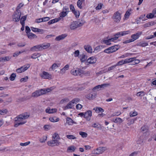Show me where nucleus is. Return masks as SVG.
<instances>
[{
	"label": "nucleus",
	"mask_w": 156,
	"mask_h": 156,
	"mask_svg": "<svg viewBox=\"0 0 156 156\" xmlns=\"http://www.w3.org/2000/svg\"><path fill=\"white\" fill-rule=\"evenodd\" d=\"M107 149L105 147H99L97 148L96 150V154H99L102 153Z\"/></svg>",
	"instance_id": "obj_14"
},
{
	"label": "nucleus",
	"mask_w": 156,
	"mask_h": 156,
	"mask_svg": "<svg viewBox=\"0 0 156 156\" xmlns=\"http://www.w3.org/2000/svg\"><path fill=\"white\" fill-rule=\"evenodd\" d=\"M85 0H78L77 1V6L80 9H82V6H81L83 2Z\"/></svg>",
	"instance_id": "obj_30"
},
{
	"label": "nucleus",
	"mask_w": 156,
	"mask_h": 156,
	"mask_svg": "<svg viewBox=\"0 0 156 156\" xmlns=\"http://www.w3.org/2000/svg\"><path fill=\"white\" fill-rule=\"evenodd\" d=\"M50 43H47L46 44H41V46L42 50L44 49H46V48H48L50 46Z\"/></svg>",
	"instance_id": "obj_29"
},
{
	"label": "nucleus",
	"mask_w": 156,
	"mask_h": 156,
	"mask_svg": "<svg viewBox=\"0 0 156 156\" xmlns=\"http://www.w3.org/2000/svg\"><path fill=\"white\" fill-rule=\"evenodd\" d=\"M30 29L28 26H26L25 27V32L27 34V35L29 33H30Z\"/></svg>",
	"instance_id": "obj_54"
},
{
	"label": "nucleus",
	"mask_w": 156,
	"mask_h": 156,
	"mask_svg": "<svg viewBox=\"0 0 156 156\" xmlns=\"http://www.w3.org/2000/svg\"><path fill=\"white\" fill-rule=\"evenodd\" d=\"M142 33L141 32H137L135 34H133L131 36L132 38L131 40L132 41H134L138 39L141 35Z\"/></svg>",
	"instance_id": "obj_13"
},
{
	"label": "nucleus",
	"mask_w": 156,
	"mask_h": 156,
	"mask_svg": "<svg viewBox=\"0 0 156 156\" xmlns=\"http://www.w3.org/2000/svg\"><path fill=\"white\" fill-rule=\"evenodd\" d=\"M154 17H156V16H154V15L152 13H149L146 16V17L148 18H152Z\"/></svg>",
	"instance_id": "obj_50"
},
{
	"label": "nucleus",
	"mask_w": 156,
	"mask_h": 156,
	"mask_svg": "<svg viewBox=\"0 0 156 156\" xmlns=\"http://www.w3.org/2000/svg\"><path fill=\"white\" fill-rule=\"evenodd\" d=\"M148 127L146 126H144L141 128V131L144 133L148 132Z\"/></svg>",
	"instance_id": "obj_22"
},
{
	"label": "nucleus",
	"mask_w": 156,
	"mask_h": 156,
	"mask_svg": "<svg viewBox=\"0 0 156 156\" xmlns=\"http://www.w3.org/2000/svg\"><path fill=\"white\" fill-rule=\"evenodd\" d=\"M94 110H95L96 112L97 113H99L100 112H104V110L102 108L100 107H96V108H94Z\"/></svg>",
	"instance_id": "obj_27"
},
{
	"label": "nucleus",
	"mask_w": 156,
	"mask_h": 156,
	"mask_svg": "<svg viewBox=\"0 0 156 156\" xmlns=\"http://www.w3.org/2000/svg\"><path fill=\"white\" fill-rule=\"evenodd\" d=\"M96 95L97 94L96 93L92 92L87 94L86 96V98L88 99L92 100L94 99L96 97Z\"/></svg>",
	"instance_id": "obj_15"
},
{
	"label": "nucleus",
	"mask_w": 156,
	"mask_h": 156,
	"mask_svg": "<svg viewBox=\"0 0 156 156\" xmlns=\"http://www.w3.org/2000/svg\"><path fill=\"white\" fill-rule=\"evenodd\" d=\"M83 70L78 69L76 70H72L71 71V74L74 76L80 75L82 73Z\"/></svg>",
	"instance_id": "obj_8"
},
{
	"label": "nucleus",
	"mask_w": 156,
	"mask_h": 156,
	"mask_svg": "<svg viewBox=\"0 0 156 156\" xmlns=\"http://www.w3.org/2000/svg\"><path fill=\"white\" fill-rule=\"evenodd\" d=\"M124 61L123 60H122L120 61H119L118 62V63L116 64V66H120L124 64Z\"/></svg>",
	"instance_id": "obj_62"
},
{
	"label": "nucleus",
	"mask_w": 156,
	"mask_h": 156,
	"mask_svg": "<svg viewBox=\"0 0 156 156\" xmlns=\"http://www.w3.org/2000/svg\"><path fill=\"white\" fill-rule=\"evenodd\" d=\"M97 61L96 58L94 57H91L89 58L87 60V62L89 64H93L96 63Z\"/></svg>",
	"instance_id": "obj_16"
},
{
	"label": "nucleus",
	"mask_w": 156,
	"mask_h": 156,
	"mask_svg": "<svg viewBox=\"0 0 156 156\" xmlns=\"http://www.w3.org/2000/svg\"><path fill=\"white\" fill-rule=\"evenodd\" d=\"M7 112L6 109L0 110V114L2 115H4L6 114Z\"/></svg>",
	"instance_id": "obj_55"
},
{
	"label": "nucleus",
	"mask_w": 156,
	"mask_h": 156,
	"mask_svg": "<svg viewBox=\"0 0 156 156\" xmlns=\"http://www.w3.org/2000/svg\"><path fill=\"white\" fill-rule=\"evenodd\" d=\"M73 12L75 15L76 18L79 17L80 15V12L78 11L75 10Z\"/></svg>",
	"instance_id": "obj_53"
},
{
	"label": "nucleus",
	"mask_w": 156,
	"mask_h": 156,
	"mask_svg": "<svg viewBox=\"0 0 156 156\" xmlns=\"http://www.w3.org/2000/svg\"><path fill=\"white\" fill-rule=\"evenodd\" d=\"M92 111L90 110H88L84 113V118L88 121L90 119L91 117L92 116Z\"/></svg>",
	"instance_id": "obj_12"
},
{
	"label": "nucleus",
	"mask_w": 156,
	"mask_h": 156,
	"mask_svg": "<svg viewBox=\"0 0 156 156\" xmlns=\"http://www.w3.org/2000/svg\"><path fill=\"white\" fill-rule=\"evenodd\" d=\"M67 14L66 12L63 11L59 14L60 17L58 18L59 21L61 20L62 18L65 17Z\"/></svg>",
	"instance_id": "obj_18"
},
{
	"label": "nucleus",
	"mask_w": 156,
	"mask_h": 156,
	"mask_svg": "<svg viewBox=\"0 0 156 156\" xmlns=\"http://www.w3.org/2000/svg\"><path fill=\"white\" fill-rule=\"evenodd\" d=\"M72 104L73 103L71 102V101H70L65 107V109L72 108L73 106V105Z\"/></svg>",
	"instance_id": "obj_32"
},
{
	"label": "nucleus",
	"mask_w": 156,
	"mask_h": 156,
	"mask_svg": "<svg viewBox=\"0 0 156 156\" xmlns=\"http://www.w3.org/2000/svg\"><path fill=\"white\" fill-rule=\"evenodd\" d=\"M137 115V113L136 112H134L132 113L131 112L129 113L130 116L131 117H133L136 115Z\"/></svg>",
	"instance_id": "obj_56"
},
{
	"label": "nucleus",
	"mask_w": 156,
	"mask_h": 156,
	"mask_svg": "<svg viewBox=\"0 0 156 156\" xmlns=\"http://www.w3.org/2000/svg\"><path fill=\"white\" fill-rule=\"evenodd\" d=\"M82 72V73H81V74H83L86 76H89L90 75V73L88 71L85 72L83 70Z\"/></svg>",
	"instance_id": "obj_60"
},
{
	"label": "nucleus",
	"mask_w": 156,
	"mask_h": 156,
	"mask_svg": "<svg viewBox=\"0 0 156 156\" xmlns=\"http://www.w3.org/2000/svg\"><path fill=\"white\" fill-rule=\"evenodd\" d=\"M59 21L58 20L57 18H55L52 20H50L48 22V24L49 25H51L52 23H54L55 22H58Z\"/></svg>",
	"instance_id": "obj_37"
},
{
	"label": "nucleus",
	"mask_w": 156,
	"mask_h": 156,
	"mask_svg": "<svg viewBox=\"0 0 156 156\" xmlns=\"http://www.w3.org/2000/svg\"><path fill=\"white\" fill-rule=\"evenodd\" d=\"M67 36L66 34H62L56 37L55 40L57 41H59L61 40L64 39Z\"/></svg>",
	"instance_id": "obj_17"
},
{
	"label": "nucleus",
	"mask_w": 156,
	"mask_h": 156,
	"mask_svg": "<svg viewBox=\"0 0 156 156\" xmlns=\"http://www.w3.org/2000/svg\"><path fill=\"white\" fill-rule=\"evenodd\" d=\"M28 79V77L26 76L23 78H21L20 80V81L21 82H25L27 81Z\"/></svg>",
	"instance_id": "obj_59"
},
{
	"label": "nucleus",
	"mask_w": 156,
	"mask_h": 156,
	"mask_svg": "<svg viewBox=\"0 0 156 156\" xmlns=\"http://www.w3.org/2000/svg\"><path fill=\"white\" fill-rule=\"evenodd\" d=\"M57 110L55 108H52L50 109V108H48L46 109L45 112L46 113L49 114L55 112H56Z\"/></svg>",
	"instance_id": "obj_19"
},
{
	"label": "nucleus",
	"mask_w": 156,
	"mask_h": 156,
	"mask_svg": "<svg viewBox=\"0 0 156 156\" xmlns=\"http://www.w3.org/2000/svg\"><path fill=\"white\" fill-rule=\"evenodd\" d=\"M30 116L29 114L27 113H23L22 114L19 115L15 119V122L14 124V126L16 127L19 125H23L27 122L26 121L21 122V121L24 119H25L28 118Z\"/></svg>",
	"instance_id": "obj_1"
},
{
	"label": "nucleus",
	"mask_w": 156,
	"mask_h": 156,
	"mask_svg": "<svg viewBox=\"0 0 156 156\" xmlns=\"http://www.w3.org/2000/svg\"><path fill=\"white\" fill-rule=\"evenodd\" d=\"M85 49L88 53H91L92 49L91 47L89 45L84 46Z\"/></svg>",
	"instance_id": "obj_23"
},
{
	"label": "nucleus",
	"mask_w": 156,
	"mask_h": 156,
	"mask_svg": "<svg viewBox=\"0 0 156 156\" xmlns=\"http://www.w3.org/2000/svg\"><path fill=\"white\" fill-rule=\"evenodd\" d=\"M30 66V65L27 64L16 69V72L18 73L23 72L27 70Z\"/></svg>",
	"instance_id": "obj_5"
},
{
	"label": "nucleus",
	"mask_w": 156,
	"mask_h": 156,
	"mask_svg": "<svg viewBox=\"0 0 156 156\" xmlns=\"http://www.w3.org/2000/svg\"><path fill=\"white\" fill-rule=\"evenodd\" d=\"M132 10L131 9H129L126 12L124 16L126 18H128L130 15L131 14L130 13L131 11H132Z\"/></svg>",
	"instance_id": "obj_33"
},
{
	"label": "nucleus",
	"mask_w": 156,
	"mask_h": 156,
	"mask_svg": "<svg viewBox=\"0 0 156 156\" xmlns=\"http://www.w3.org/2000/svg\"><path fill=\"white\" fill-rule=\"evenodd\" d=\"M80 51L79 50H77L76 51L74 52V56L75 57H78L79 55Z\"/></svg>",
	"instance_id": "obj_64"
},
{
	"label": "nucleus",
	"mask_w": 156,
	"mask_h": 156,
	"mask_svg": "<svg viewBox=\"0 0 156 156\" xmlns=\"http://www.w3.org/2000/svg\"><path fill=\"white\" fill-rule=\"evenodd\" d=\"M112 18L114 22L118 23L121 19V14L118 11H117L114 13Z\"/></svg>",
	"instance_id": "obj_4"
},
{
	"label": "nucleus",
	"mask_w": 156,
	"mask_h": 156,
	"mask_svg": "<svg viewBox=\"0 0 156 156\" xmlns=\"http://www.w3.org/2000/svg\"><path fill=\"white\" fill-rule=\"evenodd\" d=\"M49 119L50 121L52 122H57L59 120V119L56 117H51L49 118Z\"/></svg>",
	"instance_id": "obj_31"
},
{
	"label": "nucleus",
	"mask_w": 156,
	"mask_h": 156,
	"mask_svg": "<svg viewBox=\"0 0 156 156\" xmlns=\"http://www.w3.org/2000/svg\"><path fill=\"white\" fill-rule=\"evenodd\" d=\"M46 90L45 89H41L40 90L41 95H42L47 93L46 91H45Z\"/></svg>",
	"instance_id": "obj_61"
},
{
	"label": "nucleus",
	"mask_w": 156,
	"mask_h": 156,
	"mask_svg": "<svg viewBox=\"0 0 156 156\" xmlns=\"http://www.w3.org/2000/svg\"><path fill=\"white\" fill-rule=\"evenodd\" d=\"M66 122L69 125H72L73 123V120L70 118L68 117L66 119Z\"/></svg>",
	"instance_id": "obj_34"
},
{
	"label": "nucleus",
	"mask_w": 156,
	"mask_h": 156,
	"mask_svg": "<svg viewBox=\"0 0 156 156\" xmlns=\"http://www.w3.org/2000/svg\"><path fill=\"white\" fill-rule=\"evenodd\" d=\"M79 134L83 138L86 137L87 136V134L86 133L83 132H80Z\"/></svg>",
	"instance_id": "obj_45"
},
{
	"label": "nucleus",
	"mask_w": 156,
	"mask_h": 156,
	"mask_svg": "<svg viewBox=\"0 0 156 156\" xmlns=\"http://www.w3.org/2000/svg\"><path fill=\"white\" fill-rule=\"evenodd\" d=\"M47 139V137L46 136H43L41 138H40L39 140V141L41 143L45 142Z\"/></svg>",
	"instance_id": "obj_44"
},
{
	"label": "nucleus",
	"mask_w": 156,
	"mask_h": 156,
	"mask_svg": "<svg viewBox=\"0 0 156 156\" xmlns=\"http://www.w3.org/2000/svg\"><path fill=\"white\" fill-rule=\"evenodd\" d=\"M148 45V44L147 43H143L142 42H140L137 45H139L141 47H144L147 46Z\"/></svg>",
	"instance_id": "obj_46"
},
{
	"label": "nucleus",
	"mask_w": 156,
	"mask_h": 156,
	"mask_svg": "<svg viewBox=\"0 0 156 156\" xmlns=\"http://www.w3.org/2000/svg\"><path fill=\"white\" fill-rule=\"evenodd\" d=\"M103 4L102 3H99L98 5L96 7V10H99L101 9L102 5Z\"/></svg>",
	"instance_id": "obj_58"
},
{
	"label": "nucleus",
	"mask_w": 156,
	"mask_h": 156,
	"mask_svg": "<svg viewBox=\"0 0 156 156\" xmlns=\"http://www.w3.org/2000/svg\"><path fill=\"white\" fill-rule=\"evenodd\" d=\"M145 94V93L144 91H140L138 92L136 95L138 97L144 96Z\"/></svg>",
	"instance_id": "obj_51"
},
{
	"label": "nucleus",
	"mask_w": 156,
	"mask_h": 156,
	"mask_svg": "<svg viewBox=\"0 0 156 156\" xmlns=\"http://www.w3.org/2000/svg\"><path fill=\"white\" fill-rule=\"evenodd\" d=\"M27 36L28 38L30 39L36 38L37 37L35 34L32 33H29L28 34H27Z\"/></svg>",
	"instance_id": "obj_20"
},
{
	"label": "nucleus",
	"mask_w": 156,
	"mask_h": 156,
	"mask_svg": "<svg viewBox=\"0 0 156 156\" xmlns=\"http://www.w3.org/2000/svg\"><path fill=\"white\" fill-rule=\"evenodd\" d=\"M40 76L41 78L44 79H51V75L49 73L44 71H43L42 73L40 74Z\"/></svg>",
	"instance_id": "obj_6"
},
{
	"label": "nucleus",
	"mask_w": 156,
	"mask_h": 156,
	"mask_svg": "<svg viewBox=\"0 0 156 156\" xmlns=\"http://www.w3.org/2000/svg\"><path fill=\"white\" fill-rule=\"evenodd\" d=\"M16 74L15 73H12L11 74V75L9 79L11 81H13L14 80L15 78L16 77Z\"/></svg>",
	"instance_id": "obj_47"
},
{
	"label": "nucleus",
	"mask_w": 156,
	"mask_h": 156,
	"mask_svg": "<svg viewBox=\"0 0 156 156\" xmlns=\"http://www.w3.org/2000/svg\"><path fill=\"white\" fill-rule=\"evenodd\" d=\"M67 138L69 139H75L76 138L74 136L71 135H69L66 136Z\"/></svg>",
	"instance_id": "obj_48"
},
{
	"label": "nucleus",
	"mask_w": 156,
	"mask_h": 156,
	"mask_svg": "<svg viewBox=\"0 0 156 156\" xmlns=\"http://www.w3.org/2000/svg\"><path fill=\"white\" fill-rule=\"evenodd\" d=\"M10 58L9 57H1L0 58V61L2 62L3 61H7L9 60Z\"/></svg>",
	"instance_id": "obj_40"
},
{
	"label": "nucleus",
	"mask_w": 156,
	"mask_h": 156,
	"mask_svg": "<svg viewBox=\"0 0 156 156\" xmlns=\"http://www.w3.org/2000/svg\"><path fill=\"white\" fill-rule=\"evenodd\" d=\"M21 12L19 10H16L13 16V20L16 22H18L20 19Z\"/></svg>",
	"instance_id": "obj_3"
},
{
	"label": "nucleus",
	"mask_w": 156,
	"mask_h": 156,
	"mask_svg": "<svg viewBox=\"0 0 156 156\" xmlns=\"http://www.w3.org/2000/svg\"><path fill=\"white\" fill-rule=\"evenodd\" d=\"M60 139L58 134L57 133H55L52 136V139L53 140L58 141Z\"/></svg>",
	"instance_id": "obj_24"
},
{
	"label": "nucleus",
	"mask_w": 156,
	"mask_h": 156,
	"mask_svg": "<svg viewBox=\"0 0 156 156\" xmlns=\"http://www.w3.org/2000/svg\"><path fill=\"white\" fill-rule=\"evenodd\" d=\"M121 114V113L119 112H118L113 113L112 115V116H118Z\"/></svg>",
	"instance_id": "obj_63"
},
{
	"label": "nucleus",
	"mask_w": 156,
	"mask_h": 156,
	"mask_svg": "<svg viewBox=\"0 0 156 156\" xmlns=\"http://www.w3.org/2000/svg\"><path fill=\"white\" fill-rule=\"evenodd\" d=\"M30 141H28L24 143H21L20 144V145L21 146H26L30 144Z\"/></svg>",
	"instance_id": "obj_57"
},
{
	"label": "nucleus",
	"mask_w": 156,
	"mask_h": 156,
	"mask_svg": "<svg viewBox=\"0 0 156 156\" xmlns=\"http://www.w3.org/2000/svg\"><path fill=\"white\" fill-rule=\"evenodd\" d=\"M75 150V147L74 146H72L71 147H69L67 150V152H73Z\"/></svg>",
	"instance_id": "obj_39"
},
{
	"label": "nucleus",
	"mask_w": 156,
	"mask_h": 156,
	"mask_svg": "<svg viewBox=\"0 0 156 156\" xmlns=\"http://www.w3.org/2000/svg\"><path fill=\"white\" fill-rule=\"evenodd\" d=\"M41 95L40 90H36L32 94V96L33 97H37Z\"/></svg>",
	"instance_id": "obj_21"
},
{
	"label": "nucleus",
	"mask_w": 156,
	"mask_h": 156,
	"mask_svg": "<svg viewBox=\"0 0 156 156\" xmlns=\"http://www.w3.org/2000/svg\"><path fill=\"white\" fill-rule=\"evenodd\" d=\"M130 32L129 30L126 31H121L120 32L117 33L114 35L115 37H118V38L121 36H123L125 35L128 34Z\"/></svg>",
	"instance_id": "obj_10"
},
{
	"label": "nucleus",
	"mask_w": 156,
	"mask_h": 156,
	"mask_svg": "<svg viewBox=\"0 0 156 156\" xmlns=\"http://www.w3.org/2000/svg\"><path fill=\"white\" fill-rule=\"evenodd\" d=\"M41 55L40 53H34L32 54L31 58L33 59H36L40 57Z\"/></svg>",
	"instance_id": "obj_35"
},
{
	"label": "nucleus",
	"mask_w": 156,
	"mask_h": 156,
	"mask_svg": "<svg viewBox=\"0 0 156 156\" xmlns=\"http://www.w3.org/2000/svg\"><path fill=\"white\" fill-rule=\"evenodd\" d=\"M60 64H58L56 63H54L51 66L50 69H51L52 70H54L56 68H58L60 66Z\"/></svg>",
	"instance_id": "obj_26"
},
{
	"label": "nucleus",
	"mask_w": 156,
	"mask_h": 156,
	"mask_svg": "<svg viewBox=\"0 0 156 156\" xmlns=\"http://www.w3.org/2000/svg\"><path fill=\"white\" fill-rule=\"evenodd\" d=\"M106 72V71L105 69L103 70H101V71H100L99 72L96 73V76H98L99 75H101V74H103V73Z\"/></svg>",
	"instance_id": "obj_52"
},
{
	"label": "nucleus",
	"mask_w": 156,
	"mask_h": 156,
	"mask_svg": "<svg viewBox=\"0 0 156 156\" xmlns=\"http://www.w3.org/2000/svg\"><path fill=\"white\" fill-rule=\"evenodd\" d=\"M80 101V99L79 98H76L73 99L71 101V102H72L73 104H76L77 103L79 102Z\"/></svg>",
	"instance_id": "obj_41"
},
{
	"label": "nucleus",
	"mask_w": 156,
	"mask_h": 156,
	"mask_svg": "<svg viewBox=\"0 0 156 156\" xmlns=\"http://www.w3.org/2000/svg\"><path fill=\"white\" fill-rule=\"evenodd\" d=\"M60 142L59 141L57 140H51L48 142V145L50 146L53 147L55 146H58Z\"/></svg>",
	"instance_id": "obj_9"
},
{
	"label": "nucleus",
	"mask_w": 156,
	"mask_h": 156,
	"mask_svg": "<svg viewBox=\"0 0 156 156\" xmlns=\"http://www.w3.org/2000/svg\"><path fill=\"white\" fill-rule=\"evenodd\" d=\"M110 85L109 83H105L101 85V87L102 89H103L105 87L109 86Z\"/></svg>",
	"instance_id": "obj_49"
},
{
	"label": "nucleus",
	"mask_w": 156,
	"mask_h": 156,
	"mask_svg": "<svg viewBox=\"0 0 156 156\" xmlns=\"http://www.w3.org/2000/svg\"><path fill=\"white\" fill-rule=\"evenodd\" d=\"M85 22L81 20L73 22L70 25V28L71 30H74L76 28L83 26Z\"/></svg>",
	"instance_id": "obj_2"
},
{
	"label": "nucleus",
	"mask_w": 156,
	"mask_h": 156,
	"mask_svg": "<svg viewBox=\"0 0 156 156\" xmlns=\"http://www.w3.org/2000/svg\"><path fill=\"white\" fill-rule=\"evenodd\" d=\"M118 38V37H115V36H114V37L108 39V40H105V39H103L102 40V43H103L106 44L108 45H110L111 44V43H110L111 41H113L114 40H117Z\"/></svg>",
	"instance_id": "obj_7"
},
{
	"label": "nucleus",
	"mask_w": 156,
	"mask_h": 156,
	"mask_svg": "<svg viewBox=\"0 0 156 156\" xmlns=\"http://www.w3.org/2000/svg\"><path fill=\"white\" fill-rule=\"evenodd\" d=\"M87 57L85 55L83 54L82 55V58L80 59V61L82 62H84L87 59Z\"/></svg>",
	"instance_id": "obj_43"
},
{
	"label": "nucleus",
	"mask_w": 156,
	"mask_h": 156,
	"mask_svg": "<svg viewBox=\"0 0 156 156\" xmlns=\"http://www.w3.org/2000/svg\"><path fill=\"white\" fill-rule=\"evenodd\" d=\"M92 126L94 128H97L99 129H101L102 128L101 126L98 123H94Z\"/></svg>",
	"instance_id": "obj_25"
},
{
	"label": "nucleus",
	"mask_w": 156,
	"mask_h": 156,
	"mask_svg": "<svg viewBox=\"0 0 156 156\" xmlns=\"http://www.w3.org/2000/svg\"><path fill=\"white\" fill-rule=\"evenodd\" d=\"M27 16L26 15L22 17L20 19V23L21 24H25V21L27 19Z\"/></svg>",
	"instance_id": "obj_36"
},
{
	"label": "nucleus",
	"mask_w": 156,
	"mask_h": 156,
	"mask_svg": "<svg viewBox=\"0 0 156 156\" xmlns=\"http://www.w3.org/2000/svg\"><path fill=\"white\" fill-rule=\"evenodd\" d=\"M119 48V47H118V45H114L112 46V49L111 51H112V53L114 52L117 50H118Z\"/></svg>",
	"instance_id": "obj_42"
},
{
	"label": "nucleus",
	"mask_w": 156,
	"mask_h": 156,
	"mask_svg": "<svg viewBox=\"0 0 156 156\" xmlns=\"http://www.w3.org/2000/svg\"><path fill=\"white\" fill-rule=\"evenodd\" d=\"M42 48L41 44H39L32 47L31 48L30 50L32 51H42Z\"/></svg>",
	"instance_id": "obj_11"
},
{
	"label": "nucleus",
	"mask_w": 156,
	"mask_h": 156,
	"mask_svg": "<svg viewBox=\"0 0 156 156\" xmlns=\"http://www.w3.org/2000/svg\"><path fill=\"white\" fill-rule=\"evenodd\" d=\"M113 121L115 123H122L123 121L122 119L119 118H116L115 119H113Z\"/></svg>",
	"instance_id": "obj_28"
},
{
	"label": "nucleus",
	"mask_w": 156,
	"mask_h": 156,
	"mask_svg": "<svg viewBox=\"0 0 156 156\" xmlns=\"http://www.w3.org/2000/svg\"><path fill=\"white\" fill-rule=\"evenodd\" d=\"M69 68V65L68 64H67L62 69H61V71L62 73H65L66 71L68 70Z\"/></svg>",
	"instance_id": "obj_38"
}]
</instances>
